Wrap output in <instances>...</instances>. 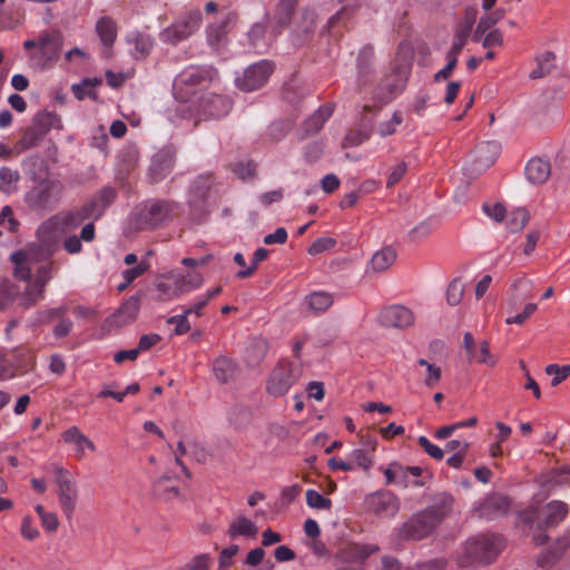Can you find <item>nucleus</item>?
I'll return each instance as SVG.
<instances>
[{
  "label": "nucleus",
  "mask_w": 570,
  "mask_h": 570,
  "mask_svg": "<svg viewBox=\"0 0 570 570\" xmlns=\"http://www.w3.org/2000/svg\"><path fill=\"white\" fill-rule=\"evenodd\" d=\"M268 256V250L266 248H257L253 255V261H252V264L248 268L246 269H243V271H239L236 276L238 278H245V277H248L250 276L257 268V265L265 261Z\"/></svg>",
  "instance_id": "nucleus-46"
},
{
  "label": "nucleus",
  "mask_w": 570,
  "mask_h": 570,
  "mask_svg": "<svg viewBox=\"0 0 570 570\" xmlns=\"http://www.w3.org/2000/svg\"><path fill=\"white\" fill-rule=\"evenodd\" d=\"M546 373L552 375L551 385L557 386L570 376V365L559 366L557 364H550L546 367Z\"/></svg>",
  "instance_id": "nucleus-43"
},
{
  "label": "nucleus",
  "mask_w": 570,
  "mask_h": 570,
  "mask_svg": "<svg viewBox=\"0 0 570 570\" xmlns=\"http://www.w3.org/2000/svg\"><path fill=\"white\" fill-rule=\"evenodd\" d=\"M202 13L198 10L190 11L176 20L160 32V39L168 43H178L191 36L200 26Z\"/></svg>",
  "instance_id": "nucleus-4"
},
{
  "label": "nucleus",
  "mask_w": 570,
  "mask_h": 570,
  "mask_svg": "<svg viewBox=\"0 0 570 570\" xmlns=\"http://www.w3.org/2000/svg\"><path fill=\"white\" fill-rule=\"evenodd\" d=\"M417 443L431 458L435 460H441L443 458V450L440 446L433 444L426 436H419Z\"/></svg>",
  "instance_id": "nucleus-53"
},
{
  "label": "nucleus",
  "mask_w": 570,
  "mask_h": 570,
  "mask_svg": "<svg viewBox=\"0 0 570 570\" xmlns=\"http://www.w3.org/2000/svg\"><path fill=\"white\" fill-rule=\"evenodd\" d=\"M150 265L146 261H140L135 267L125 269L122 272V277L125 278V283L118 286L119 291L125 289L130 283H132L137 277L141 276L149 269Z\"/></svg>",
  "instance_id": "nucleus-38"
},
{
  "label": "nucleus",
  "mask_w": 570,
  "mask_h": 570,
  "mask_svg": "<svg viewBox=\"0 0 570 570\" xmlns=\"http://www.w3.org/2000/svg\"><path fill=\"white\" fill-rule=\"evenodd\" d=\"M379 550L374 544H353L351 547V556L354 560L364 561L367 557Z\"/></svg>",
  "instance_id": "nucleus-48"
},
{
  "label": "nucleus",
  "mask_w": 570,
  "mask_h": 570,
  "mask_svg": "<svg viewBox=\"0 0 570 570\" xmlns=\"http://www.w3.org/2000/svg\"><path fill=\"white\" fill-rule=\"evenodd\" d=\"M301 368L287 361H281L273 368L266 383L267 392L273 396L286 394L298 381Z\"/></svg>",
  "instance_id": "nucleus-3"
},
{
  "label": "nucleus",
  "mask_w": 570,
  "mask_h": 570,
  "mask_svg": "<svg viewBox=\"0 0 570 570\" xmlns=\"http://www.w3.org/2000/svg\"><path fill=\"white\" fill-rule=\"evenodd\" d=\"M61 439L65 443L75 445V455L77 459L85 458L87 452L96 451L95 443L86 434H83L77 426H70L69 429L63 431L61 433Z\"/></svg>",
  "instance_id": "nucleus-16"
},
{
  "label": "nucleus",
  "mask_w": 570,
  "mask_h": 570,
  "mask_svg": "<svg viewBox=\"0 0 570 570\" xmlns=\"http://www.w3.org/2000/svg\"><path fill=\"white\" fill-rule=\"evenodd\" d=\"M464 294V285L461 279H453L446 289V302L451 306H456L462 302Z\"/></svg>",
  "instance_id": "nucleus-39"
},
{
  "label": "nucleus",
  "mask_w": 570,
  "mask_h": 570,
  "mask_svg": "<svg viewBox=\"0 0 570 570\" xmlns=\"http://www.w3.org/2000/svg\"><path fill=\"white\" fill-rule=\"evenodd\" d=\"M170 482L171 480L167 476L160 478L155 484L156 491L168 499L176 497L178 494V488L176 485H169L168 483Z\"/></svg>",
  "instance_id": "nucleus-55"
},
{
  "label": "nucleus",
  "mask_w": 570,
  "mask_h": 570,
  "mask_svg": "<svg viewBox=\"0 0 570 570\" xmlns=\"http://www.w3.org/2000/svg\"><path fill=\"white\" fill-rule=\"evenodd\" d=\"M556 56L550 51H546L537 56V67L529 73L531 79H540L544 77L553 67Z\"/></svg>",
  "instance_id": "nucleus-32"
},
{
  "label": "nucleus",
  "mask_w": 570,
  "mask_h": 570,
  "mask_svg": "<svg viewBox=\"0 0 570 570\" xmlns=\"http://www.w3.org/2000/svg\"><path fill=\"white\" fill-rule=\"evenodd\" d=\"M538 306L537 304L534 303H528L523 311L517 315H513V316H509L505 318V323L507 324H518V325H522L527 322V320L532 315L534 314V312L537 311Z\"/></svg>",
  "instance_id": "nucleus-50"
},
{
  "label": "nucleus",
  "mask_w": 570,
  "mask_h": 570,
  "mask_svg": "<svg viewBox=\"0 0 570 570\" xmlns=\"http://www.w3.org/2000/svg\"><path fill=\"white\" fill-rule=\"evenodd\" d=\"M209 557L208 554H198L194 557L190 562L177 570H208Z\"/></svg>",
  "instance_id": "nucleus-58"
},
{
  "label": "nucleus",
  "mask_w": 570,
  "mask_h": 570,
  "mask_svg": "<svg viewBox=\"0 0 570 570\" xmlns=\"http://www.w3.org/2000/svg\"><path fill=\"white\" fill-rule=\"evenodd\" d=\"M73 326V323L70 318L62 316L58 324L53 327V334L58 338L66 337Z\"/></svg>",
  "instance_id": "nucleus-64"
},
{
  "label": "nucleus",
  "mask_w": 570,
  "mask_h": 570,
  "mask_svg": "<svg viewBox=\"0 0 570 570\" xmlns=\"http://www.w3.org/2000/svg\"><path fill=\"white\" fill-rule=\"evenodd\" d=\"M116 197V193L112 188H104L92 202L96 203L95 218H99L105 208L109 206Z\"/></svg>",
  "instance_id": "nucleus-42"
},
{
  "label": "nucleus",
  "mask_w": 570,
  "mask_h": 570,
  "mask_svg": "<svg viewBox=\"0 0 570 570\" xmlns=\"http://www.w3.org/2000/svg\"><path fill=\"white\" fill-rule=\"evenodd\" d=\"M482 209L489 217H491L495 222H502L505 215V208L501 204H483Z\"/></svg>",
  "instance_id": "nucleus-62"
},
{
  "label": "nucleus",
  "mask_w": 570,
  "mask_h": 570,
  "mask_svg": "<svg viewBox=\"0 0 570 570\" xmlns=\"http://www.w3.org/2000/svg\"><path fill=\"white\" fill-rule=\"evenodd\" d=\"M56 484L59 504L68 519L72 518L78 500L76 482L70 473L58 466L56 468Z\"/></svg>",
  "instance_id": "nucleus-5"
},
{
  "label": "nucleus",
  "mask_w": 570,
  "mask_h": 570,
  "mask_svg": "<svg viewBox=\"0 0 570 570\" xmlns=\"http://www.w3.org/2000/svg\"><path fill=\"white\" fill-rule=\"evenodd\" d=\"M67 313L66 306L47 308L37 313V322L39 324H45L51 322L56 318L60 320Z\"/></svg>",
  "instance_id": "nucleus-47"
},
{
  "label": "nucleus",
  "mask_w": 570,
  "mask_h": 570,
  "mask_svg": "<svg viewBox=\"0 0 570 570\" xmlns=\"http://www.w3.org/2000/svg\"><path fill=\"white\" fill-rule=\"evenodd\" d=\"M501 549L502 540L499 537L479 535L471 538L458 556V564L462 568H469L490 563Z\"/></svg>",
  "instance_id": "nucleus-1"
},
{
  "label": "nucleus",
  "mask_w": 570,
  "mask_h": 570,
  "mask_svg": "<svg viewBox=\"0 0 570 570\" xmlns=\"http://www.w3.org/2000/svg\"><path fill=\"white\" fill-rule=\"evenodd\" d=\"M62 186L59 181L47 180L33 187L27 195V204L35 209H50L61 196Z\"/></svg>",
  "instance_id": "nucleus-6"
},
{
  "label": "nucleus",
  "mask_w": 570,
  "mask_h": 570,
  "mask_svg": "<svg viewBox=\"0 0 570 570\" xmlns=\"http://www.w3.org/2000/svg\"><path fill=\"white\" fill-rule=\"evenodd\" d=\"M274 70V66L268 60H262L249 66L242 78L236 79V85L244 91H254L262 88L268 80Z\"/></svg>",
  "instance_id": "nucleus-8"
},
{
  "label": "nucleus",
  "mask_w": 570,
  "mask_h": 570,
  "mask_svg": "<svg viewBox=\"0 0 570 570\" xmlns=\"http://www.w3.org/2000/svg\"><path fill=\"white\" fill-rule=\"evenodd\" d=\"M568 505L562 501H551L544 507L543 523L547 527H553L560 523L568 514Z\"/></svg>",
  "instance_id": "nucleus-23"
},
{
  "label": "nucleus",
  "mask_w": 570,
  "mask_h": 570,
  "mask_svg": "<svg viewBox=\"0 0 570 570\" xmlns=\"http://www.w3.org/2000/svg\"><path fill=\"white\" fill-rule=\"evenodd\" d=\"M188 314L183 311L179 315H174L167 318V324L175 325L174 333L175 335H184L190 331V323L188 321Z\"/></svg>",
  "instance_id": "nucleus-45"
},
{
  "label": "nucleus",
  "mask_w": 570,
  "mask_h": 570,
  "mask_svg": "<svg viewBox=\"0 0 570 570\" xmlns=\"http://www.w3.org/2000/svg\"><path fill=\"white\" fill-rule=\"evenodd\" d=\"M449 509V505L443 503L413 514L399 529L400 537L406 540H421L428 537L448 514Z\"/></svg>",
  "instance_id": "nucleus-2"
},
{
  "label": "nucleus",
  "mask_w": 570,
  "mask_h": 570,
  "mask_svg": "<svg viewBox=\"0 0 570 570\" xmlns=\"http://www.w3.org/2000/svg\"><path fill=\"white\" fill-rule=\"evenodd\" d=\"M156 291L158 292L157 298L159 301H173L183 295L176 281L174 284L167 282H158L156 284Z\"/></svg>",
  "instance_id": "nucleus-36"
},
{
  "label": "nucleus",
  "mask_w": 570,
  "mask_h": 570,
  "mask_svg": "<svg viewBox=\"0 0 570 570\" xmlns=\"http://www.w3.org/2000/svg\"><path fill=\"white\" fill-rule=\"evenodd\" d=\"M96 31L106 47L112 46L117 37L115 21L109 17H101L96 23Z\"/></svg>",
  "instance_id": "nucleus-27"
},
{
  "label": "nucleus",
  "mask_w": 570,
  "mask_h": 570,
  "mask_svg": "<svg viewBox=\"0 0 570 570\" xmlns=\"http://www.w3.org/2000/svg\"><path fill=\"white\" fill-rule=\"evenodd\" d=\"M336 245V240L331 237H322L316 239L309 247H308V254L311 255H318L323 252L330 250L334 248Z\"/></svg>",
  "instance_id": "nucleus-52"
},
{
  "label": "nucleus",
  "mask_w": 570,
  "mask_h": 570,
  "mask_svg": "<svg viewBox=\"0 0 570 570\" xmlns=\"http://www.w3.org/2000/svg\"><path fill=\"white\" fill-rule=\"evenodd\" d=\"M380 321L387 327H406L414 323L412 311L402 305H392L382 309Z\"/></svg>",
  "instance_id": "nucleus-15"
},
{
  "label": "nucleus",
  "mask_w": 570,
  "mask_h": 570,
  "mask_svg": "<svg viewBox=\"0 0 570 570\" xmlns=\"http://www.w3.org/2000/svg\"><path fill=\"white\" fill-rule=\"evenodd\" d=\"M305 303L312 312L320 314L333 305L334 296L325 291L313 292L305 297Z\"/></svg>",
  "instance_id": "nucleus-21"
},
{
  "label": "nucleus",
  "mask_w": 570,
  "mask_h": 570,
  "mask_svg": "<svg viewBox=\"0 0 570 570\" xmlns=\"http://www.w3.org/2000/svg\"><path fill=\"white\" fill-rule=\"evenodd\" d=\"M45 297V287L39 288V285L36 282L29 284L22 296V305L24 307H31L37 302L43 299Z\"/></svg>",
  "instance_id": "nucleus-40"
},
{
  "label": "nucleus",
  "mask_w": 570,
  "mask_h": 570,
  "mask_svg": "<svg viewBox=\"0 0 570 570\" xmlns=\"http://www.w3.org/2000/svg\"><path fill=\"white\" fill-rule=\"evenodd\" d=\"M129 43L134 46L135 49V58H144L151 51L154 47V40L150 36L132 32L128 37Z\"/></svg>",
  "instance_id": "nucleus-30"
},
{
  "label": "nucleus",
  "mask_w": 570,
  "mask_h": 570,
  "mask_svg": "<svg viewBox=\"0 0 570 570\" xmlns=\"http://www.w3.org/2000/svg\"><path fill=\"white\" fill-rule=\"evenodd\" d=\"M20 531L21 535L29 541H32L39 537V530L33 524V521L30 517H24L22 519Z\"/></svg>",
  "instance_id": "nucleus-59"
},
{
  "label": "nucleus",
  "mask_w": 570,
  "mask_h": 570,
  "mask_svg": "<svg viewBox=\"0 0 570 570\" xmlns=\"http://www.w3.org/2000/svg\"><path fill=\"white\" fill-rule=\"evenodd\" d=\"M396 259V252L391 246L377 250L371 258L370 268L374 272H384Z\"/></svg>",
  "instance_id": "nucleus-26"
},
{
  "label": "nucleus",
  "mask_w": 570,
  "mask_h": 570,
  "mask_svg": "<svg viewBox=\"0 0 570 570\" xmlns=\"http://www.w3.org/2000/svg\"><path fill=\"white\" fill-rule=\"evenodd\" d=\"M102 83L100 78H85L80 83L73 85L71 90L73 96L78 100H83L89 97L91 99H97L96 88Z\"/></svg>",
  "instance_id": "nucleus-28"
},
{
  "label": "nucleus",
  "mask_w": 570,
  "mask_h": 570,
  "mask_svg": "<svg viewBox=\"0 0 570 570\" xmlns=\"http://www.w3.org/2000/svg\"><path fill=\"white\" fill-rule=\"evenodd\" d=\"M256 524L245 515H238L228 527L227 534L230 539L238 537L255 538L257 534Z\"/></svg>",
  "instance_id": "nucleus-19"
},
{
  "label": "nucleus",
  "mask_w": 570,
  "mask_h": 570,
  "mask_svg": "<svg viewBox=\"0 0 570 570\" xmlns=\"http://www.w3.org/2000/svg\"><path fill=\"white\" fill-rule=\"evenodd\" d=\"M529 222V213L524 208H515L508 216L507 227L510 232L517 233L524 228Z\"/></svg>",
  "instance_id": "nucleus-34"
},
{
  "label": "nucleus",
  "mask_w": 570,
  "mask_h": 570,
  "mask_svg": "<svg viewBox=\"0 0 570 570\" xmlns=\"http://www.w3.org/2000/svg\"><path fill=\"white\" fill-rule=\"evenodd\" d=\"M396 485L402 488L407 487H422L423 482L420 480H412L406 471V466L397 464V476H396Z\"/></svg>",
  "instance_id": "nucleus-54"
},
{
  "label": "nucleus",
  "mask_w": 570,
  "mask_h": 570,
  "mask_svg": "<svg viewBox=\"0 0 570 570\" xmlns=\"http://www.w3.org/2000/svg\"><path fill=\"white\" fill-rule=\"evenodd\" d=\"M551 174L550 164L540 158H532L525 166V177L534 185L543 184L548 180Z\"/></svg>",
  "instance_id": "nucleus-18"
},
{
  "label": "nucleus",
  "mask_w": 570,
  "mask_h": 570,
  "mask_svg": "<svg viewBox=\"0 0 570 570\" xmlns=\"http://www.w3.org/2000/svg\"><path fill=\"white\" fill-rule=\"evenodd\" d=\"M503 10H495L491 13L482 16L476 24L475 36H481L491 29L498 21L503 18Z\"/></svg>",
  "instance_id": "nucleus-37"
},
{
  "label": "nucleus",
  "mask_w": 570,
  "mask_h": 570,
  "mask_svg": "<svg viewBox=\"0 0 570 570\" xmlns=\"http://www.w3.org/2000/svg\"><path fill=\"white\" fill-rule=\"evenodd\" d=\"M502 43H503V36L499 29H493V30L489 31L485 35L483 42H482L484 48L499 47V46H502Z\"/></svg>",
  "instance_id": "nucleus-63"
},
{
  "label": "nucleus",
  "mask_w": 570,
  "mask_h": 570,
  "mask_svg": "<svg viewBox=\"0 0 570 570\" xmlns=\"http://www.w3.org/2000/svg\"><path fill=\"white\" fill-rule=\"evenodd\" d=\"M36 128L45 134L51 129H61L62 122L60 117L52 111H40L35 117Z\"/></svg>",
  "instance_id": "nucleus-29"
},
{
  "label": "nucleus",
  "mask_w": 570,
  "mask_h": 570,
  "mask_svg": "<svg viewBox=\"0 0 570 570\" xmlns=\"http://www.w3.org/2000/svg\"><path fill=\"white\" fill-rule=\"evenodd\" d=\"M0 225L7 227L10 232H16L18 228V222L13 217V210L10 206H4L0 212Z\"/></svg>",
  "instance_id": "nucleus-56"
},
{
  "label": "nucleus",
  "mask_w": 570,
  "mask_h": 570,
  "mask_svg": "<svg viewBox=\"0 0 570 570\" xmlns=\"http://www.w3.org/2000/svg\"><path fill=\"white\" fill-rule=\"evenodd\" d=\"M233 171L240 179L252 178L256 173V164L250 160L239 161L234 165Z\"/></svg>",
  "instance_id": "nucleus-49"
},
{
  "label": "nucleus",
  "mask_w": 570,
  "mask_h": 570,
  "mask_svg": "<svg viewBox=\"0 0 570 570\" xmlns=\"http://www.w3.org/2000/svg\"><path fill=\"white\" fill-rule=\"evenodd\" d=\"M20 179L18 170L9 167L0 169V190L4 194H12L17 190V184Z\"/></svg>",
  "instance_id": "nucleus-33"
},
{
  "label": "nucleus",
  "mask_w": 570,
  "mask_h": 570,
  "mask_svg": "<svg viewBox=\"0 0 570 570\" xmlns=\"http://www.w3.org/2000/svg\"><path fill=\"white\" fill-rule=\"evenodd\" d=\"M332 114V107H320L304 124V130L306 135H312L320 131L323 128L324 124L330 119Z\"/></svg>",
  "instance_id": "nucleus-24"
},
{
  "label": "nucleus",
  "mask_w": 570,
  "mask_h": 570,
  "mask_svg": "<svg viewBox=\"0 0 570 570\" xmlns=\"http://www.w3.org/2000/svg\"><path fill=\"white\" fill-rule=\"evenodd\" d=\"M403 122V116L400 111H395L392 118L379 125L377 131L380 136H391L396 131V128Z\"/></svg>",
  "instance_id": "nucleus-44"
},
{
  "label": "nucleus",
  "mask_w": 570,
  "mask_h": 570,
  "mask_svg": "<svg viewBox=\"0 0 570 570\" xmlns=\"http://www.w3.org/2000/svg\"><path fill=\"white\" fill-rule=\"evenodd\" d=\"M160 335L156 333L145 334L139 338L137 348L139 353L147 352L160 342Z\"/></svg>",
  "instance_id": "nucleus-61"
},
{
  "label": "nucleus",
  "mask_w": 570,
  "mask_h": 570,
  "mask_svg": "<svg viewBox=\"0 0 570 570\" xmlns=\"http://www.w3.org/2000/svg\"><path fill=\"white\" fill-rule=\"evenodd\" d=\"M365 510L380 517H395L400 511L399 498L389 490H377L364 499Z\"/></svg>",
  "instance_id": "nucleus-7"
},
{
  "label": "nucleus",
  "mask_w": 570,
  "mask_h": 570,
  "mask_svg": "<svg viewBox=\"0 0 570 570\" xmlns=\"http://www.w3.org/2000/svg\"><path fill=\"white\" fill-rule=\"evenodd\" d=\"M366 448L354 449L350 452V461L355 464V469L368 471L373 465V453L376 449V441L368 439L364 442Z\"/></svg>",
  "instance_id": "nucleus-17"
},
{
  "label": "nucleus",
  "mask_w": 570,
  "mask_h": 570,
  "mask_svg": "<svg viewBox=\"0 0 570 570\" xmlns=\"http://www.w3.org/2000/svg\"><path fill=\"white\" fill-rule=\"evenodd\" d=\"M407 171V164L405 161L397 163L390 171L386 187L391 188L396 185L405 176Z\"/></svg>",
  "instance_id": "nucleus-51"
},
{
  "label": "nucleus",
  "mask_w": 570,
  "mask_h": 570,
  "mask_svg": "<svg viewBox=\"0 0 570 570\" xmlns=\"http://www.w3.org/2000/svg\"><path fill=\"white\" fill-rule=\"evenodd\" d=\"M306 503L312 509L330 510L332 501L313 489L306 491Z\"/></svg>",
  "instance_id": "nucleus-41"
},
{
  "label": "nucleus",
  "mask_w": 570,
  "mask_h": 570,
  "mask_svg": "<svg viewBox=\"0 0 570 570\" xmlns=\"http://www.w3.org/2000/svg\"><path fill=\"white\" fill-rule=\"evenodd\" d=\"M416 363L419 366L424 368V372L422 373L424 385L429 389L434 387L441 380V367L433 363H430L425 358H420L417 360Z\"/></svg>",
  "instance_id": "nucleus-31"
},
{
  "label": "nucleus",
  "mask_w": 570,
  "mask_h": 570,
  "mask_svg": "<svg viewBox=\"0 0 570 570\" xmlns=\"http://www.w3.org/2000/svg\"><path fill=\"white\" fill-rule=\"evenodd\" d=\"M171 210V205L164 200L146 203L138 217L140 228L148 229L161 225L166 219H168Z\"/></svg>",
  "instance_id": "nucleus-10"
},
{
  "label": "nucleus",
  "mask_w": 570,
  "mask_h": 570,
  "mask_svg": "<svg viewBox=\"0 0 570 570\" xmlns=\"http://www.w3.org/2000/svg\"><path fill=\"white\" fill-rule=\"evenodd\" d=\"M238 552V546L232 544L222 550L218 559V566L220 569L227 568L233 563L234 557Z\"/></svg>",
  "instance_id": "nucleus-60"
},
{
  "label": "nucleus",
  "mask_w": 570,
  "mask_h": 570,
  "mask_svg": "<svg viewBox=\"0 0 570 570\" xmlns=\"http://www.w3.org/2000/svg\"><path fill=\"white\" fill-rule=\"evenodd\" d=\"M236 364L226 356H218L213 362V372L220 383H227L236 373Z\"/></svg>",
  "instance_id": "nucleus-22"
},
{
  "label": "nucleus",
  "mask_w": 570,
  "mask_h": 570,
  "mask_svg": "<svg viewBox=\"0 0 570 570\" xmlns=\"http://www.w3.org/2000/svg\"><path fill=\"white\" fill-rule=\"evenodd\" d=\"M39 52L32 58L41 69L49 68L59 58L61 41L58 35L41 33L38 40Z\"/></svg>",
  "instance_id": "nucleus-11"
},
{
  "label": "nucleus",
  "mask_w": 570,
  "mask_h": 570,
  "mask_svg": "<svg viewBox=\"0 0 570 570\" xmlns=\"http://www.w3.org/2000/svg\"><path fill=\"white\" fill-rule=\"evenodd\" d=\"M96 203L89 202L83 204L81 207L57 214L60 225L62 226V233L68 235L69 233L77 229L86 219L95 217Z\"/></svg>",
  "instance_id": "nucleus-13"
},
{
  "label": "nucleus",
  "mask_w": 570,
  "mask_h": 570,
  "mask_svg": "<svg viewBox=\"0 0 570 570\" xmlns=\"http://www.w3.org/2000/svg\"><path fill=\"white\" fill-rule=\"evenodd\" d=\"M36 235L39 243L47 249L48 255H50L53 246L66 233H62V226L60 225L58 216L53 215L38 227Z\"/></svg>",
  "instance_id": "nucleus-14"
},
{
  "label": "nucleus",
  "mask_w": 570,
  "mask_h": 570,
  "mask_svg": "<svg viewBox=\"0 0 570 570\" xmlns=\"http://www.w3.org/2000/svg\"><path fill=\"white\" fill-rule=\"evenodd\" d=\"M176 282L180 288V293L186 294L199 288L204 283V278L202 274L193 273L177 277Z\"/></svg>",
  "instance_id": "nucleus-35"
},
{
  "label": "nucleus",
  "mask_w": 570,
  "mask_h": 570,
  "mask_svg": "<svg viewBox=\"0 0 570 570\" xmlns=\"http://www.w3.org/2000/svg\"><path fill=\"white\" fill-rule=\"evenodd\" d=\"M217 77V71L208 66H189L184 69L175 81V87L187 88L206 87Z\"/></svg>",
  "instance_id": "nucleus-9"
},
{
  "label": "nucleus",
  "mask_w": 570,
  "mask_h": 570,
  "mask_svg": "<svg viewBox=\"0 0 570 570\" xmlns=\"http://www.w3.org/2000/svg\"><path fill=\"white\" fill-rule=\"evenodd\" d=\"M232 108L230 101L222 96L213 95L210 96L206 105L204 106V112L212 118H219L229 112Z\"/></svg>",
  "instance_id": "nucleus-25"
},
{
  "label": "nucleus",
  "mask_w": 570,
  "mask_h": 570,
  "mask_svg": "<svg viewBox=\"0 0 570 570\" xmlns=\"http://www.w3.org/2000/svg\"><path fill=\"white\" fill-rule=\"evenodd\" d=\"M140 309V299L137 296H131L128 299H126L119 309L117 311V314L115 315V323L118 325H125L130 322H132Z\"/></svg>",
  "instance_id": "nucleus-20"
},
{
  "label": "nucleus",
  "mask_w": 570,
  "mask_h": 570,
  "mask_svg": "<svg viewBox=\"0 0 570 570\" xmlns=\"http://www.w3.org/2000/svg\"><path fill=\"white\" fill-rule=\"evenodd\" d=\"M53 272L55 269L52 263L41 266L40 268H38L33 282H36V284H38L39 288L41 289V287H46L48 282L52 278Z\"/></svg>",
  "instance_id": "nucleus-57"
},
{
  "label": "nucleus",
  "mask_w": 570,
  "mask_h": 570,
  "mask_svg": "<svg viewBox=\"0 0 570 570\" xmlns=\"http://www.w3.org/2000/svg\"><path fill=\"white\" fill-rule=\"evenodd\" d=\"M237 21V14L234 11H227L218 21L210 23L207 29V41L210 47L219 49L225 46L229 31Z\"/></svg>",
  "instance_id": "nucleus-12"
}]
</instances>
